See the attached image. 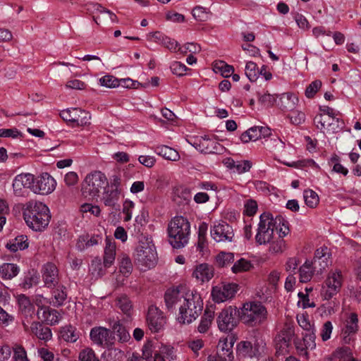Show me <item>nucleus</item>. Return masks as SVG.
Returning a JSON list of instances; mask_svg holds the SVG:
<instances>
[{
	"mask_svg": "<svg viewBox=\"0 0 361 361\" xmlns=\"http://www.w3.org/2000/svg\"><path fill=\"white\" fill-rule=\"evenodd\" d=\"M233 338L232 336L226 337L224 341H220L218 344L217 353H224V356H225L228 360H232L233 359Z\"/></svg>",
	"mask_w": 361,
	"mask_h": 361,
	"instance_id": "nucleus-29",
	"label": "nucleus"
},
{
	"mask_svg": "<svg viewBox=\"0 0 361 361\" xmlns=\"http://www.w3.org/2000/svg\"><path fill=\"white\" fill-rule=\"evenodd\" d=\"M112 329L114 333L118 337V341L121 343H126L130 340V334L127 331L125 326L119 322L114 323Z\"/></svg>",
	"mask_w": 361,
	"mask_h": 361,
	"instance_id": "nucleus-41",
	"label": "nucleus"
},
{
	"mask_svg": "<svg viewBox=\"0 0 361 361\" xmlns=\"http://www.w3.org/2000/svg\"><path fill=\"white\" fill-rule=\"evenodd\" d=\"M34 176L30 173H21L16 176L13 182V188L16 195H22L24 188L33 191Z\"/></svg>",
	"mask_w": 361,
	"mask_h": 361,
	"instance_id": "nucleus-19",
	"label": "nucleus"
},
{
	"mask_svg": "<svg viewBox=\"0 0 361 361\" xmlns=\"http://www.w3.org/2000/svg\"><path fill=\"white\" fill-rule=\"evenodd\" d=\"M276 354L283 355L288 352V348L290 345V341H287L284 337L276 336L274 339Z\"/></svg>",
	"mask_w": 361,
	"mask_h": 361,
	"instance_id": "nucleus-47",
	"label": "nucleus"
},
{
	"mask_svg": "<svg viewBox=\"0 0 361 361\" xmlns=\"http://www.w3.org/2000/svg\"><path fill=\"white\" fill-rule=\"evenodd\" d=\"M170 68L172 73L178 76L184 75L188 70V68L185 64L178 61H174L172 63Z\"/></svg>",
	"mask_w": 361,
	"mask_h": 361,
	"instance_id": "nucleus-59",
	"label": "nucleus"
},
{
	"mask_svg": "<svg viewBox=\"0 0 361 361\" xmlns=\"http://www.w3.org/2000/svg\"><path fill=\"white\" fill-rule=\"evenodd\" d=\"M322 85V81L319 80H316L312 82L305 90V96L309 99L313 98L316 93L321 88Z\"/></svg>",
	"mask_w": 361,
	"mask_h": 361,
	"instance_id": "nucleus-55",
	"label": "nucleus"
},
{
	"mask_svg": "<svg viewBox=\"0 0 361 361\" xmlns=\"http://www.w3.org/2000/svg\"><path fill=\"white\" fill-rule=\"evenodd\" d=\"M116 305L123 313L128 315L130 314L132 310V303L127 296L122 295L118 298L116 300Z\"/></svg>",
	"mask_w": 361,
	"mask_h": 361,
	"instance_id": "nucleus-53",
	"label": "nucleus"
},
{
	"mask_svg": "<svg viewBox=\"0 0 361 361\" xmlns=\"http://www.w3.org/2000/svg\"><path fill=\"white\" fill-rule=\"evenodd\" d=\"M258 139H259V126L252 127L240 135V140L243 143H247L250 141H256Z\"/></svg>",
	"mask_w": 361,
	"mask_h": 361,
	"instance_id": "nucleus-45",
	"label": "nucleus"
},
{
	"mask_svg": "<svg viewBox=\"0 0 361 361\" xmlns=\"http://www.w3.org/2000/svg\"><path fill=\"white\" fill-rule=\"evenodd\" d=\"M203 309V301L196 290H187L185 299L179 307L178 322L181 324H190L201 314Z\"/></svg>",
	"mask_w": 361,
	"mask_h": 361,
	"instance_id": "nucleus-2",
	"label": "nucleus"
},
{
	"mask_svg": "<svg viewBox=\"0 0 361 361\" xmlns=\"http://www.w3.org/2000/svg\"><path fill=\"white\" fill-rule=\"evenodd\" d=\"M305 202L310 208H315L319 202V198L316 192L312 190H305L303 193Z\"/></svg>",
	"mask_w": 361,
	"mask_h": 361,
	"instance_id": "nucleus-42",
	"label": "nucleus"
},
{
	"mask_svg": "<svg viewBox=\"0 0 361 361\" xmlns=\"http://www.w3.org/2000/svg\"><path fill=\"white\" fill-rule=\"evenodd\" d=\"M6 247L11 252H16L18 250H25L28 247L27 236L20 235L16 237L12 241L8 243Z\"/></svg>",
	"mask_w": 361,
	"mask_h": 361,
	"instance_id": "nucleus-37",
	"label": "nucleus"
},
{
	"mask_svg": "<svg viewBox=\"0 0 361 361\" xmlns=\"http://www.w3.org/2000/svg\"><path fill=\"white\" fill-rule=\"evenodd\" d=\"M91 341L102 348H109L114 345L115 336L110 329L103 326H95L90 333Z\"/></svg>",
	"mask_w": 361,
	"mask_h": 361,
	"instance_id": "nucleus-10",
	"label": "nucleus"
},
{
	"mask_svg": "<svg viewBox=\"0 0 361 361\" xmlns=\"http://www.w3.org/2000/svg\"><path fill=\"white\" fill-rule=\"evenodd\" d=\"M19 269L11 263H4L0 266V276L4 279H11L18 274Z\"/></svg>",
	"mask_w": 361,
	"mask_h": 361,
	"instance_id": "nucleus-33",
	"label": "nucleus"
},
{
	"mask_svg": "<svg viewBox=\"0 0 361 361\" xmlns=\"http://www.w3.org/2000/svg\"><path fill=\"white\" fill-rule=\"evenodd\" d=\"M108 185V181L104 173L94 171L87 174L82 185V192L85 197L94 199L99 196L102 189Z\"/></svg>",
	"mask_w": 361,
	"mask_h": 361,
	"instance_id": "nucleus-5",
	"label": "nucleus"
},
{
	"mask_svg": "<svg viewBox=\"0 0 361 361\" xmlns=\"http://www.w3.org/2000/svg\"><path fill=\"white\" fill-rule=\"evenodd\" d=\"M238 290L235 283H222L212 288V296L215 302H223L232 298Z\"/></svg>",
	"mask_w": 361,
	"mask_h": 361,
	"instance_id": "nucleus-15",
	"label": "nucleus"
},
{
	"mask_svg": "<svg viewBox=\"0 0 361 361\" xmlns=\"http://www.w3.org/2000/svg\"><path fill=\"white\" fill-rule=\"evenodd\" d=\"M124 353L118 349L109 350L104 355L105 361H123Z\"/></svg>",
	"mask_w": 361,
	"mask_h": 361,
	"instance_id": "nucleus-54",
	"label": "nucleus"
},
{
	"mask_svg": "<svg viewBox=\"0 0 361 361\" xmlns=\"http://www.w3.org/2000/svg\"><path fill=\"white\" fill-rule=\"evenodd\" d=\"M252 267L251 262L244 258H241L235 262L231 269L235 274L249 271Z\"/></svg>",
	"mask_w": 361,
	"mask_h": 361,
	"instance_id": "nucleus-49",
	"label": "nucleus"
},
{
	"mask_svg": "<svg viewBox=\"0 0 361 361\" xmlns=\"http://www.w3.org/2000/svg\"><path fill=\"white\" fill-rule=\"evenodd\" d=\"M285 246V242L281 236L276 240L270 243L269 251L272 253L277 254L283 252Z\"/></svg>",
	"mask_w": 361,
	"mask_h": 361,
	"instance_id": "nucleus-57",
	"label": "nucleus"
},
{
	"mask_svg": "<svg viewBox=\"0 0 361 361\" xmlns=\"http://www.w3.org/2000/svg\"><path fill=\"white\" fill-rule=\"evenodd\" d=\"M300 281L302 283L310 281L313 275H316L312 262L306 261L299 269Z\"/></svg>",
	"mask_w": 361,
	"mask_h": 361,
	"instance_id": "nucleus-30",
	"label": "nucleus"
},
{
	"mask_svg": "<svg viewBox=\"0 0 361 361\" xmlns=\"http://www.w3.org/2000/svg\"><path fill=\"white\" fill-rule=\"evenodd\" d=\"M42 279L45 286L51 288L59 283V270L51 262H47L42 268Z\"/></svg>",
	"mask_w": 361,
	"mask_h": 361,
	"instance_id": "nucleus-20",
	"label": "nucleus"
},
{
	"mask_svg": "<svg viewBox=\"0 0 361 361\" xmlns=\"http://www.w3.org/2000/svg\"><path fill=\"white\" fill-rule=\"evenodd\" d=\"M331 253L326 246H322L315 250L313 264L316 275H321L323 271L331 264Z\"/></svg>",
	"mask_w": 361,
	"mask_h": 361,
	"instance_id": "nucleus-14",
	"label": "nucleus"
},
{
	"mask_svg": "<svg viewBox=\"0 0 361 361\" xmlns=\"http://www.w3.org/2000/svg\"><path fill=\"white\" fill-rule=\"evenodd\" d=\"M214 317V311L210 310L209 309H206L204 312V315L201 319L200 323L198 326V331L200 333H205L209 329L212 322Z\"/></svg>",
	"mask_w": 361,
	"mask_h": 361,
	"instance_id": "nucleus-36",
	"label": "nucleus"
},
{
	"mask_svg": "<svg viewBox=\"0 0 361 361\" xmlns=\"http://www.w3.org/2000/svg\"><path fill=\"white\" fill-rule=\"evenodd\" d=\"M93 11H96L99 14L93 16V20L97 24L108 23H118V19L115 13L105 8L99 4H94L92 5Z\"/></svg>",
	"mask_w": 361,
	"mask_h": 361,
	"instance_id": "nucleus-21",
	"label": "nucleus"
},
{
	"mask_svg": "<svg viewBox=\"0 0 361 361\" xmlns=\"http://www.w3.org/2000/svg\"><path fill=\"white\" fill-rule=\"evenodd\" d=\"M80 212L82 213L90 212L94 216H98L101 212V209L97 205H92L91 204H83L80 207Z\"/></svg>",
	"mask_w": 361,
	"mask_h": 361,
	"instance_id": "nucleus-61",
	"label": "nucleus"
},
{
	"mask_svg": "<svg viewBox=\"0 0 361 361\" xmlns=\"http://www.w3.org/2000/svg\"><path fill=\"white\" fill-rule=\"evenodd\" d=\"M297 321L300 326L307 331H310L313 329V326L310 324L307 316L302 314L297 316Z\"/></svg>",
	"mask_w": 361,
	"mask_h": 361,
	"instance_id": "nucleus-63",
	"label": "nucleus"
},
{
	"mask_svg": "<svg viewBox=\"0 0 361 361\" xmlns=\"http://www.w3.org/2000/svg\"><path fill=\"white\" fill-rule=\"evenodd\" d=\"M156 152L157 154L168 160L176 161L180 158L177 151L166 145L157 147Z\"/></svg>",
	"mask_w": 361,
	"mask_h": 361,
	"instance_id": "nucleus-34",
	"label": "nucleus"
},
{
	"mask_svg": "<svg viewBox=\"0 0 361 361\" xmlns=\"http://www.w3.org/2000/svg\"><path fill=\"white\" fill-rule=\"evenodd\" d=\"M19 310L27 319H32L35 314V306L31 303L30 299L24 295L18 297Z\"/></svg>",
	"mask_w": 361,
	"mask_h": 361,
	"instance_id": "nucleus-25",
	"label": "nucleus"
},
{
	"mask_svg": "<svg viewBox=\"0 0 361 361\" xmlns=\"http://www.w3.org/2000/svg\"><path fill=\"white\" fill-rule=\"evenodd\" d=\"M245 75L251 82L256 81L259 75V70L255 63L249 61L245 66Z\"/></svg>",
	"mask_w": 361,
	"mask_h": 361,
	"instance_id": "nucleus-48",
	"label": "nucleus"
},
{
	"mask_svg": "<svg viewBox=\"0 0 361 361\" xmlns=\"http://www.w3.org/2000/svg\"><path fill=\"white\" fill-rule=\"evenodd\" d=\"M211 236L218 243L231 242L234 237L233 228L227 223L222 222L211 229Z\"/></svg>",
	"mask_w": 361,
	"mask_h": 361,
	"instance_id": "nucleus-17",
	"label": "nucleus"
},
{
	"mask_svg": "<svg viewBox=\"0 0 361 361\" xmlns=\"http://www.w3.org/2000/svg\"><path fill=\"white\" fill-rule=\"evenodd\" d=\"M288 117L293 124L299 125L302 123L305 120V115L303 112L298 110H292Z\"/></svg>",
	"mask_w": 361,
	"mask_h": 361,
	"instance_id": "nucleus-58",
	"label": "nucleus"
},
{
	"mask_svg": "<svg viewBox=\"0 0 361 361\" xmlns=\"http://www.w3.org/2000/svg\"><path fill=\"white\" fill-rule=\"evenodd\" d=\"M277 220L281 224V219H274L270 213H264L260 216L257 233L255 236L256 242L259 245L271 243L274 238V231L278 230Z\"/></svg>",
	"mask_w": 361,
	"mask_h": 361,
	"instance_id": "nucleus-6",
	"label": "nucleus"
},
{
	"mask_svg": "<svg viewBox=\"0 0 361 361\" xmlns=\"http://www.w3.org/2000/svg\"><path fill=\"white\" fill-rule=\"evenodd\" d=\"M60 116L63 121L75 123L77 126H86L91 123L90 113L79 108L63 110Z\"/></svg>",
	"mask_w": 361,
	"mask_h": 361,
	"instance_id": "nucleus-11",
	"label": "nucleus"
},
{
	"mask_svg": "<svg viewBox=\"0 0 361 361\" xmlns=\"http://www.w3.org/2000/svg\"><path fill=\"white\" fill-rule=\"evenodd\" d=\"M78 359L80 361H100L94 350L89 347L80 350Z\"/></svg>",
	"mask_w": 361,
	"mask_h": 361,
	"instance_id": "nucleus-51",
	"label": "nucleus"
},
{
	"mask_svg": "<svg viewBox=\"0 0 361 361\" xmlns=\"http://www.w3.org/2000/svg\"><path fill=\"white\" fill-rule=\"evenodd\" d=\"M14 320V317L8 314L5 310L0 307V324L4 326L9 325Z\"/></svg>",
	"mask_w": 361,
	"mask_h": 361,
	"instance_id": "nucleus-64",
	"label": "nucleus"
},
{
	"mask_svg": "<svg viewBox=\"0 0 361 361\" xmlns=\"http://www.w3.org/2000/svg\"><path fill=\"white\" fill-rule=\"evenodd\" d=\"M267 312L260 302H250L243 305L239 317L240 320L250 326H255L262 324L267 319Z\"/></svg>",
	"mask_w": 361,
	"mask_h": 361,
	"instance_id": "nucleus-4",
	"label": "nucleus"
},
{
	"mask_svg": "<svg viewBox=\"0 0 361 361\" xmlns=\"http://www.w3.org/2000/svg\"><path fill=\"white\" fill-rule=\"evenodd\" d=\"M342 283L343 276L340 271L329 272L322 287V297L324 300L331 299L340 291Z\"/></svg>",
	"mask_w": 361,
	"mask_h": 361,
	"instance_id": "nucleus-8",
	"label": "nucleus"
},
{
	"mask_svg": "<svg viewBox=\"0 0 361 361\" xmlns=\"http://www.w3.org/2000/svg\"><path fill=\"white\" fill-rule=\"evenodd\" d=\"M354 359L352 350L347 346L338 348L331 357L333 361H352Z\"/></svg>",
	"mask_w": 361,
	"mask_h": 361,
	"instance_id": "nucleus-28",
	"label": "nucleus"
},
{
	"mask_svg": "<svg viewBox=\"0 0 361 361\" xmlns=\"http://www.w3.org/2000/svg\"><path fill=\"white\" fill-rule=\"evenodd\" d=\"M41 310H42V319L47 324L55 325L59 322L60 316L57 310L49 307H44Z\"/></svg>",
	"mask_w": 361,
	"mask_h": 361,
	"instance_id": "nucleus-32",
	"label": "nucleus"
},
{
	"mask_svg": "<svg viewBox=\"0 0 361 361\" xmlns=\"http://www.w3.org/2000/svg\"><path fill=\"white\" fill-rule=\"evenodd\" d=\"M60 336L64 341L74 343L79 338L80 333L75 327L68 325L61 328Z\"/></svg>",
	"mask_w": 361,
	"mask_h": 361,
	"instance_id": "nucleus-31",
	"label": "nucleus"
},
{
	"mask_svg": "<svg viewBox=\"0 0 361 361\" xmlns=\"http://www.w3.org/2000/svg\"><path fill=\"white\" fill-rule=\"evenodd\" d=\"M239 311L236 307L229 306L221 310L217 317L218 327L220 331H232L238 324Z\"/></svg>",
	"mask_w": 361,
	"mask_h": 361,
	"instance_id": "nucleus-9",
	"label": "nucleus"
},
{
	"mask_svg": "<svg viewBox=\"0 0 361 361\" xmlns=\"http://www.w3.org/2000/svg\"><path fill=\"white\" fill-rule=\"evenodd\" d=\"M214 69L216 71H219L224 78L229 77L234 71V68L232 66L226 63L223 61L216 62Z\"/></svg>",
	"mask_w": 361,
	"mask_h": 361,
	"instance_id": "nucleus-52",
	"label": "nucleus"
},
{
	"mask_svg": "<svg viewBox=\"0 0 361 361\" xmlns=\"http://www.w3.org/2000/svg\"><path fill=\"white\" fill-rule=\"evenodd\" d=\"M8 214V207L6 202L0 200V231H2L4 225L6 224V214Z\"/></svg>",
	"mask_w": 361,
	"mask_h": 361,
	"instance_id": "nucleus-60",
	"label": "nucleus"
},
{
	"mask_svg": "<svg viewBox=\"0 0 361 361\" xmlns=\"http://www.w3.org/2000/svg\"><path fill=\"white\" fill-rule=\"evenodd\" d=\"M169 242L173 248L183 247L188 243L190 233V224L183 216H175L168 225Z\"/></svg>",
	"mask_w": 361,
	"mask_h": 361,
	"instance_id": "nucleus-3",
	"label": "nucleus"
},
{
	"mask_svg": "<svg viewBox=\"0 0 361 361\" xmlns=\"http://www.w3.org/2000/svg\"><path fill=\"white\" fill-rule=\"evenodd\" d=\"M316 128L322 132H336L343 128V122L331 115L317 114L314 118Z\"/></svg>",
	"mask_w": 361,
	"mask_h": 361,
	"instance_id": "nucleus-12",
	"label": "nucleus"
},
{
	"mask_svg": "<svg viewBox=\"0 0 361 361\" xmlns=\"http://www.w3.org/2000/svg\"><path fill=\"white\" fill-rule=\"evenodd\" d=\"M31 332L39 339L49 341L51 338L52 334L49 327L43 326L39 322H33L30 326Z\"/></svg>",
	"mask_w": 361,
	"mask_h": 361,
	"instance_id": "nucleus-26",
	"label": "nucleus"
},
{
	"mask_svg": "<svg viewBox=\"0 0 361 361\" xmlns=\"http://www.w3.org/2000/svg\"><path fill=\"white\" fill-rule=\"evenodd\" d=\"M157 255L154 245L147 240L140 241L136 248L135 259L147 267H153L157 263Z\"/></svg>",
	"mask_w": 361,
	"mask_h": 361,
	"instance_id": "nucleus-7",
	"label": "nucleus"
},
{
	"mask_svg": "<svg viewBox=\"0 0 361 361\" xmlns=\"http://www.w3.org/2000/svg\"><path fill=\"white\" fill-rule=\"evenodd\" d=\"M56 187V181L49 174L45 173L37 178L35 181L34 178L33 192L42 195L51 193Z\"/></svg>",
	"mask_w": 361,
	"mask_h": 361,
	"instance_id": "nucleus-18",
	"label": "nucleus"
},
{
	"mask_svg": "<svg viewBox=\"0 0 361 361\" xmlns=\"http://www.w3.org/2000/svg\"><path fill=\"white\" fill-rule=\"evenodd\" d=\"M358 323L359 319L357 313L350 312L348 314L341 334L342 340L345 343L350 344L354 340V336L359 329Z\"/></svg>",
	"mask_w": 361,
	"mask_h": 361,
	"instance_id": "nucleus-13",
	"label": "nucleus"
},
{
	"mask_svg": "<svg viewBox=\"0 0 361 361\" xmlns=\"http://www.w3.org/2000/svg\"><path fill=\"white\" fill-rule=\"evenodd\" d=\"M23 217L30 228L41 231L49 225L51 214L48 207L42 202L30 201L23 209Z\"/></svg>",
	"mask_w": 361,
	"mask_h": 361,
	"instance_id": "nucleus-1",
	"label": "nucleus"
},
{
	"mask_svg": "<svg viewBox=\"0 0 361 361\" xmlns=\"http://www.w3.org/2000/svg\"><path fill=\"white\" fill-rule=\"evenodd\" d=\"M238 353L243 357H252L256 355V348L250 341H241L238 345Z\"/></svg>",
	"mask_w": 361,
	"mask_h": 361,
	"instance_id": "nucleus-38",
	"label": "nucleus"
},
{
	"mask_svg": "<svg viewBox=\"0 0 361 361\" xmlns=\"http://www.w3.org/2000/svg\"><path fill=\"white\" fill-rule=\"evenodd\" d=\"M122 179L120 174H114L110 178V188L109 190H117L118 192H121Z\"/></svg>",
	"mask_w": 361,
	"mask_h": 361,
	"instance_id": "nucleus-62",
	"label": "nucleus"
},
{
	"mask_svg": "<svg viewBox=\"0 0 361 361\" xmlns=\"http://www.w3.org/2000/svg\"><path fill=\"white\" fill-rule=\"evenodd\" d=\"M192 14L197 20L204 22L209 19L211 12L206 8L197 6L192 9Z\"/></svg>",
	"mask_w": 361,
	"mask_h": 361,
	"instance_id": "nucleus-44",
	"label": "nucleus"
},
{
	"mask_svg": "<svg viewBox=\"0 0 361 361\" xmlns=\"http://www.w3.org/2000/svg\"><path fill=\"white\" fill-rule=\"evenodd\" d=\"M53 295L54 298V306L62 305L67 298L66 287L63 285L57 286V288L53 291Z\"/></svg>",
	"mask_w": 361,
	"mask_h": 361,
	"instance_id": "nucleus-43",
	"label": "nucleus"
},
{
	"mask_svg": "<svg viewBox=\"0 0 361 361\" xmlns=\"http://www.w3.org/2000/svg\"><path fill=\"white\" fill-rule=\"evenodd\" d=\"M280 100L282 107L290 111L295 109L299 102L298 97L290 92L283 94Z\"/></svg>",
	"mask_w": 361,
	"mask_h": 361,
	"instance_id": "nucleus-35",
	"label": "nucleus"
},
{
	"mask_svg": "<svg viewBox=\"0 0 361 361\" xmlns=\"http://www.w3.org/2000/svg\"><path fill=\"white\" fill-rule=\"evenodd\" d=\"M147 321L148 326L152 332L159 331L166 323L162 312L154 307L149 308Z\"/></svg>",
	"mask_w": 361,
	"mask_h": 361,
	"instance_id": "nucleus-22",
	"label": "nucleus"
},
{
	"mask_svg": "<svg viewBox=\"0 0 361 361\" xmlns=\"http://www.w3.org/2000/svg\"><path fill=\"white\" fill-rule=\"evenodd\" d=\"M116 256V245L111 242L109 239L106 240V247L104 249V266L105 267H109L112 265L115 260Z\"/></svg>",
	"mask_w": 361,
	"mask_h": 361,
	"instance_id": "nucleus-27",
	"label": "nucleus"
},
{
	"mask_svg": "<svg viewBox=\"0 0 361 361\" xmlns=\"http://www.w3.org/2000/svg\"><path fill=\"white\" fill-rule=\"evenodd\" d=\"M120 193L117 190H106L104 192L102 201L105 207H108L110 211L117 209L119 207L118 201L119 199Z\"/></svg>",
	"mask_w": 361,
	"mask_h": 361,
	"instance_id": "nucleus-23",
	"label": "nucleus"
},
{
	"mask_svg": "<svg viewBox=\"0 0 361 361\" xmlns=\"http://www.w3.org/2000/svg\"><path fill=\"white\" fill-rule=\"evenodd\" d=\"M192 276L197 280L208 281L214 276V268L207 264H201L196 267Z\"/></svg>",
	"mask_w": 361,
	"mask_h": 361,
	"instance_id": "nucleus-24",
	"label": "nucleus"
},
{
	"mask_svg": "<svg viewBox=\"0 0 361 361\" xmlns=\"http://www.w3.org/2000/svg\"><path fill=\"white\" fill-rule=\"evenodd\" d=\"M101 86L107 88H115L120 86V81L115 76L111 75H106L103 76L99 80Z\"/></svg>",
	"mask_w": 361,
	"mask_h": 361,
	"instance_id": "nucleus-50",
	"label": "nucleus"
},
{
	"mask_svg": "<svg viewBox=\"0 0 361 361\" xmlns=\"http://www.w3.org/2000/svg\"><path fill=\"white\" fill-rule=\"evenodd\" d=\"M186 291L183 288L168 289L164 295L167 309L173 311L176 307L179 308L185 299Z\"/></svg>",
	"mask_w": 361,
	"mask_h": 361,
	"instance_id": "nucleus-16",
	"label": "nucleus"
},
{
	"mask_svg": "<svg viewBox=\"0 0 361 361\" xmlns=\"http://www.w3.org/2000/svg\"><path fill=\"white\" fill-rule=\"evenodd\" d=\"M119 269L123 275H128L133 270V264L130 257L126 255L122 254L118 257Z\"/></svg>",
	"mask_w": 361,
	"mask_h": 361,
	"instance_id": "nucleus-40",
	"label": "nucleus"
},
{
	"mask_svg": "<svg viewBox=\"0 0 361 361\" xmlns=\"http://www.w3.org/2000/svg\"><path fill=\"white\" fill-rule=\"evenodd\" d=\"M215 142L207 137H202L196 142H195V148L201 152L209 154L213 152L212 146Z\"/></svg>",
	"mask_w": 361,
	"mask_h": 361,
	"instance_id": "nucleus-39",
	"label": "nucleus"
},
{
	"mask_svg": "<svg viewBox=\"0 0 361 361\" xmlns=\"http://www.w3.org/2000/svg\"><path fill=\"white\" fill-rule=\"evenodd\" d=\"M234 262V255L231 252H220L216 257V263L219 267L230 265Z\"/></svg>",
	"mask_w": 361,
	"mask_h": 361,
	"instance_id": "nucleus-46",
	"label": "nucleus"
},
{
	"mask_svg": "<svg viewBox=\"0 0 361 361\" xmlns=\"http://www.w3.org/2000/svg\"><path fill=\"white\" fill-rule=\"evenodd\" d=\"M294 334L293 324L292 322H286L278 336L286 338L287 341H291Z\"/></svg>",
	"mask_w": 361,
	"mask_h": 361,
	"instance_id": "nucleus-56",
	"label": "nucleus"
}]
</instances>
